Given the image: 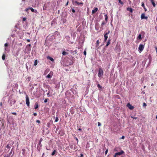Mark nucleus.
I'll return each instance as SVG.
<instances>
[{"label":"nucleus","mask_w":157,"mask_h":157,"mask_svg":"<svg viewBox=\"0 0 157 157\" xmlns=\"http://www.w3.org/2000/svg\"><path fill=\"white\" fill-rule=\"evenodd\" d=\"M50 123H48L47 124V126L48 127H49L50 126Z\"/></svg>","instance_id":"nucleus-34"},{"label":"nucleus","mask_w":157,"mask_h":157,"mask_svg":"<svg viewBox=\"0 0 157 157\" xmlns=\"http://www.w3.org/2000/svg\"><path fill=\"white\" fill-rule=\"evenodd\" d=\"M72 12L73 13H75V10H74V9H73L72 10Z\"/></svg>","instance_id":"nucleus-48"},{"label":"nucleus","mask_w":157,"mask_h":157,"mask_svg":"<svg viewBox=\"0 0 157 157\" xmlns=\"http://www.w3.org/2000/svg\"><path fill=\"white\" fill-rule=\"evenodd\" d=\"M155 49H156V52L157 54V48L156 47L155 48Z\"/></svg>","instance_id":"nucleus-58"},{"label":"nucleus","mask_w":157,"mask_h":157,"mask_svg":"<svg viewBox=\"0 0 157 157\" xmlns=\"http://www.w3.org/2000/svg\"><path fill=\"white\" fill-rule=\"evenodd\" d=\"M141 18L142 19H145L146 20H147L148 19V17L147 16H145V13H143L141 15Z\"/></svg>","instance_id":"nucleus-4"},{"label":"nucleus","mask_w":157,"mask_h":157,"mask_svg":"<svg viewBox=\"0 0 157 157\" xmlns=\"http://www.w3.org/2000/svg\"><path fill=\"white\" fill-rule=\"evenodd\" d=\"M127 106L131 110H132L134 108V107H133V106H132L129 103H128L127 104Z\"/></svg>","instance_id":"nucleus-5"},{"label":"nucleus","mask_w":157,"mask_h":157,"mask_svg":"<svg viewBox=\"0 0 157 157\" xmlns=\"http://www.w3.org/2000/svg\"><path fill=\"white\" fill-rule=\"evenodd\" d=\"M44 153H43V155H42V156H43L44 155Z\"/></svg>","instance_id":"nucleus-62"},{"label":"nucleus","mask_w":157,"mask_h":157,"mask_svg":"<svg viewBox=\"0 0 157 157\" xmlns=\"http://www.w3.org/2000/svg\"><path fill=\"white\" fill-rule=\"evenodd\" d=\"M5 56H6L5 54H3L2 56V59L3 60H5Z\"/></svg>","instance_id":"nucleus-21"},{"label":"nucleus","mask_w":157,"mask_h":157,"mask_svg":"<svg viewBox=\"0 0 157 157\" xmlns=\"http://www.w3.org/2000/svg\"><path fill=\"white\" fill-rule=\"evenodd\" d=\"M117 155H116V154L115 153L114 156V157H117Z\"/></svg>","instance_id":"nucleus-55"},{"label":"nucleus","mask_w":157,"mask_h":157,"mask_svg":"<svg viewBox=\"0 0 157 157\" xmlns=\"http://www.w3.org/2000/svg\"><path fill=\"white\" fill-rule=\"evenodd\" d=\"M47 6L46 4H44V7L43 8V10H47Z\"/></svg>","instance_id":"nucleus-15"},{"label":"nucleus","mask_w":157,"mask_h":157,"mask_svg":"<svg viewBox=\"0 0 157 157\" xmlns=\"http://www.w3.org/2000/svg\"><path fill=\"white\" fill-rule=\"evenodd\" d=\"M151 3L152 4L153 6L154 7H155L156 6L155 4V2H154V1H151Z\"/></svg>","instance_id":"nucleus-17"},{"label":"nucleus","mask_w":157,"mask_h":157,"mask_svg":"<svg viewBox=\"0 0 157 157\" xmlns=\"http://www.w3.org/2000/svg\"><path fill=\"white\" fill-rule=\"evenodd\" d=\"M31 46V44H28L26 46V47L27 48H28L29 50H30V49H31V48H30Z\"/></svg>","instance_id":"nucleus-16"},{"label":"nucleus","mask_w":157,"mask_h":157,"mask_svg":"<svg viewBox=\"0 0 157 157\" xmlns=\"http://www.w3.org/2000/svg\"><path fill=\"white\" fill-rule=\"evenodd\" d=\"M118 1L119 3H120L122 5L123 4V3L121 1V0H119Z\"/></svg>","instance_id":"nucleus-32"},{"label":"nucleus","mask_w":157,"mask_h":157,"mask_svg":"<svg viewBox=\"0 0 157 157\" xmlns=\"http://www.w3.org/2000/svg\"><path fill=\"white\" fill-rule=\"evenodd\" d=\"M105 20L107 21H108V16L106 14L105 15Z\"/></svg>","instance_id":"nucleus-24"},{"label":"nucleus","mask_w":157,"mask_h":157,"mask_svg":"<svg viewBox=\"0 0 157 157\" xmlns=\"http://www.w3.org/2000/svg\"><path fill=\"white\" fill-rule=\"evenodd\" d=\"M36 122L39 123V124H40V121L39 120H37L36 121Z\"/></svg>","instance_id":"nucleus-38"},{"label":"nucleus","mask_w":157,"mask_h":157,"mask_svg":"<svg viewBox=\"0 0 157 157\" xmlns=\"http://www.w3.org/2000/svg\"><path fill=\"white\" fill-rule=\"evenodd\" d=\"M27 33L28 34H29V35H30V33Z\"/></svg>","instance_id":"nucleus-59"},{"label":"nucleus","mask_w":157,"mask_h":157,"mask_svg":"<svg viewBox=\"0 0 157 157\" xmlns=\"http://www.w3.org/2000/svg\"><path fill=\"white\" fill-rule=\"evenodd\" d=\"M150 2L152 1H154V0H150Z\"/></svg>","instance_id":"nucleus-61"},{"label":"nucleus","mask_w":157,"mask_h":157,"mask_svg":"<svg viewBox=\"0 0 157 157\" xmlns=\"http://www.w3.org/2000/svg\"><path fill=\"white\" fill-rule=\"evenodd\" d=\"M151 86H153V83H152V84H151Z\"/></svg>","instance_id":"nucleus-63"},{"label":"nucleus","mask_w":157,"mask_h":157,"mask_svg":"<svg viewBox=\"0 0 157 157\" xmlns=\"http://www.w3.org/2000/svg\"><path fill=\"white\" fill-rule=\"evenodd\" d=\"M131 117L134 119H137L138 118L137 117H133V116H131Z\"/></svg>","instance_id":"nucleus-33"},{"label":"nucleus","mask_w":157,"mask_h":157,"mask_svg":"<svg viewBox=\"0 0 157 157\" xmlns=\"http://www.w3.org/2000/svg\"><path fill=\"white\" fill-rule=\"evenodd\" d=\"M14 143V142L13 141H11L10 142V145H13Z\"/></svg>","instance_id":"nucleus-30"},{"label":"nucleus","mask_w":157,"mask_h":157,"mask_svg":"<svg viewBox=\"0 0 157 157\" xmlns=\"http://www.w3.org/2000/svg\"><path fill=\"white\" fill-rule=\"evenodd\" d=\"M6 147L8 148V149H10L11 147L10 146L9 144H8L6 146Z\"/></svg>","instance_id":"nucleus-29"},{"label":"nucleus","mask_w":157,"mask_h":157,"mask_svg":"<svg viewBox=\"0 0 157 157\" xmlns=\"http://www.w3.org/2000/svg\"><path fill=\"white\" fill-rule=\"evenodd\" d=\"M33 115L35 116H36L37 115V114L36 113H33Z\"/></svg>","instance_id":"nucleus-42"},{"label":"nucleus","mask_w":157,"mask_h":157,"mask_svg":"<svg viewBox=\"0 0 157 157\" xmlns=\"http://www.w3.org/2000/svg\"><path fill=\"white\" fill-rule=\"evenodd\" d=\"M101 124L99 122H98V126H101Z\"/></svg>","instance_id":"nucleus-44"},{"label":"nucleus","mask_w":157,"mask_h":157,"mask_svg":"<svg viewBox=\"0 0 157 157\" xmlns=\"http://www.w3.org/2000/svg\"><path fill=\"white\" fill-rule=\"evenodd\" d=\"M38 63V61L37 60H35L34 63V66H36L37 65Z\"/></svg>","instance_id":"nucleus-22"},{"label":"nucleus","mask_w":157,"mask_h":157,"mask_svg":"<svg viewBox=\"0 0 157 157\" xmlns=\"http://www.w3.org/2000/svg\"><path fill=\"white\" fill-rule=\"evenodd\" d=\"M78 130H79V131H81L82 130V129L81 128H79L78 129Z\"/></svg>","instance_id":"nucleus-57"},{"label":"nucleus","mask_w":157,"mask_h":157,"mask_svg":"<svg viewBox=\"0 0 157 157\" xmlns=\"http://www.w3.org/2000/svg\"><path fill=\"white\" fill-rule=\"evenodd\" d=\"M97 86L99 88L101 89L102 88V86L99 84L97 85Z\"/></svg>","instance_id":"nucleus-26"},{"label":"nucleus","mask_w":157,"mask_h":157,"mask_svg":"<svg viewBox=\"0 0 157 157\" xmlns=\"http://www.w3.org/2000/svg\"><path fill=\"white\" fill-rule=\"evenodd\" d=\"M98 10V8L97 7H95L94 9L92 10V13H95Z\"/></svg>","instance_id":"nucleus-9"},{"label":"nucleus","mask_w":157,"mask_h":157,"mask_svg":"<svg viewBox=\"0 0 157 157\" xmlns=\"http://www.w3.org/2000/svg\"><path fill=\"white\" fill-rule=\"evenodd\" d=\"M26 18L25 17H24L23 18V21H25L26 20Z\"/></svg>","instance_id":"nucleus-50"},{"label":"nucleus","mask_w":157,"mask_h":157,"mask_svg":"<svg viewBox=\"0 0 157 157\" xmlns=\"http://www.w3.org/2000/svg\"><path fill=\"white\" fill-rule=\"evenodd\" d=\"M68 1H67V3L66 4V5H65L66 6H67L68 5Z\"/></svg>","instance_id":"nucleus-51"},{"label":"nucleus","mask_w":157,"mask_h":157,"mask_svg":"<svg viewBox=\"0 0 157 157\" xmlns=\"http://www.w3.org/2000/svg\"><path fill=\"white\" fill-rule=\"evenodd\" d=\"M22 151L23 152H25V149H22Z\"/></svg>","instance_id":"nucleus-52"},{"label":"nucleus","mask_w":157,"mask_h":157,"mask_svg":"<svg viewBox=\"0 0 157 157\" xmlns=\"http://www.w3.org/2000/svg\"><path fill=\"white\" fill-rule=\"evenodd\" d=\"M111 41V40L110 39H109L108 41V42H107V43L106 45V47H107L110 44V41Z\"/></svg>","instance_id":"nucleus-19"},{"label":"nucleus","mask_w":157,"mask_h":157,"mask_svg":"<svg viewBox=\"0 0 157 157\" xmlns=\"http://www.w3.org/2000/svg\"><path fill=\"white\" fill-rule=\"evenodd\" d=\"M124 153V152L123 150H121L120 152L115 153L117 155H120Z\"/></svg>","instance_id":"nucleus-7"},{"label":"nucleus","mask_w":157,"mask_h":157,"mask_svg":"<svg viewBox=\"0 0 157 157\" xmlns=\"http://www.w3.org/2000/svg\"><path fill=\"white\" fill-rule=\"evenodd\" d=\"M110 32L109 30H108L107 31H105L104 33V41L105 42L108 38V35L109 34Z\"/></svg>","instance_id":"nucleus-2"},{"label":"nucleus","mask_w":157,"mask_h":157,"mask_svg":"<svg viewBox=\"0 0 157 157\" xmlns=\"http://www.w3.org/2000/svg\"><path fill=\"white\" fill-rule=\"evenodd\" d=\"M26 102L27 105L29 107V106L30 104L29 98L28 95L27 94L26 95Z\"/></svg>","instance_id":"nucleus-3"},{"label":"nucleus","mask_w":157,"mask_h":157,"mask_svg":"<svg viewBox=\"0 0 157 157\" xmlns=\"http://www.w3.org/2000/svg\"><path fill=\"white\" fill-rule=\"evenodd\" d=\"M48 59H49L51 61H54V59H53L52 58H51V57H49V58H48Z\"/></svg>","instance_id":"nucleus-27"},{"label":"nucleus","mask_w":157,"mask_h":157,"mask_svg":"<svg viewBox=\"0 0 157 157\" xmlns=\"http://www.w3.org/2000/svg\"><path fill=\"white\" fill-rule=\"evenodd\" d=\"M121 138L122 139H124V136H122L121 137Z\"/></svg>","instance_id":"nucleus-54"},{"label":"nucleus","mask_w":157,"mask_h":157,"mask_svg":"<svg viewBox=\"0 0 157 157\" xmlns=\"http://www.w3.org/2000/svg\"><path fill=\"white\" fill-rule=\"evenodd\" d=\"M68 93V92H66V94H67V93Z\"/></svg>","instance_id":"nucleus-60"},{"label":"nucleus","mask_w":157,"mask_h":157,"mask_svg":"<svg viewBox=\"0 0 157 157\" xmlns=\"http://www.w3.org/2000/svg\"><path fill=\"white\" fill-rule=\"evenodd\" d=\"M75 2L77 4L80 5L81 6H82L83 4V2H79L77 1H75Z\"/></svg>","instance_id":"nucleus-11"},{"label":"nucleus","mask_w":157,"mask_h":157,"mask_svg":"<svg viewBox=\"0 0 157 157\" xmlns=\"http://www.w3.org/2000/svg\"><path fill=\"white\" fill-rule=\"evenodd\" d=\"M58 120H59V119H58V117H56V119H55V122H57L58 121Z\"/></svg>","instance_id":"nucleus-31"},{"label":"nucleus","mask_w":157,"mask_h":157,"mask_svg":"<svg viewBox=\"0 0 157 157\" xmlns=\"http://www.w3.org/2000/svg\"><path fill=\"white\" fill-rule=\"evenodd\" d=\"M48 99H46L44 101V103H46L48 101Z\"/></svg>","instance_id":"nucleus-37"},{"label":"nucleus","mask_w":157,"mask_h":157,"mask_svg":"<svg viewBox=\"0 0 157 157\" xmlns=\"http://www.w3.org/2000/svg\"><path fill=\"white\" fill-rule=\"evenodd\" d=\"M105 24V23L104 22H103L101 25V28L102 27L103 28V25H104Z\"/></svg>","instance_id":"nucleus-23"},{"label":"nucleus","mask_w":157,"mask_h":157,"mask_svg":"<svg viewBox=\"0 0 157 157\" xmlns=\"http://www.w3.org/2000/svg\"><path fill=\"white\" fill-rule=\"evenodd\" d=\"M83 54L85 56L86 55V52L85 51L84 52Z\"/></svg>","instance_id":"nucleus-47"},{"label":"nucleus","mask_w":157,"mask_h":157,"mask_svg":"<svg viewBox=\"0 0 157 157\" xmlns=\"http://www.w3.org/2000/svg\"><path fill=\"white\" fill-rule=\"evenodd\" d=\"M8 46V44L7 43H5V47H7Z\"/></svg>","instance_id":"nucleus-40"},{"label":"nucleus","mask_w":157,"mask_h":157,"mask_svg":"<svg viewBox=\"0 0 157 157\" xmlns=\"http://www.w3.org/2000/svg\"><path fill=\"white\" fill-rule=\"evenodd\" d=\"M12 114L15 115H17V113L15 112H13L12 113Z\"/></svg>","instance_id":"nucleus-41"},{"label":"nucleus","mask_w":157,"mask_h":157,"mask_svg":"<svg viewBox=\"0 0 157 157\" xmlns=\"http://www.w3.org/2000/svg\"><path fill=\"white\" fill-rule=\"evenodd\" d=\"M80 157H83V154H80Z\"/></svg>","instance_id":"nucleus-49"},{"label":"nucleus","mask_w":157,"mask_h":157,"mask_svg":"<svg viewBox=\"0 0 157 157\" xmlns=\"http://www.w3.org/2000/svg\"><path fill=\"white\" fill-rule=\"evenodd\" d=\"M103 70L100 67L98 69V76L100 78L103 75Z\"/></svg>","instance_id":"nucleus-1"},{"label":"nucleus","mask_w":157,"mask_h":157,"mask_svg":"<svg viewBox=\"0 0 157 157\" xmlns=\"http://www.w3.org/2000/svg\"><path fill=\"white\" fill-rule=\"evenodd\" d=\"M141 6L144 8V10L145 11H146L147 10L146 9V8H145V5H144V3L143 2H142V3Z\"/></svg>","instance_id":"nucleus-12"},{"label":"nucleus","mask_w":157,"mask_h":157,"mask_svg":"<svg viewBox=\"0 0 157 157\" xmlns=\"http://www.w3.org/2000/svg\"><path fill=\"white\" fill-rule=\"evenodd\" d=\"M56 152V151L55 150H54L52 152V153L51 155H55V154Z\"/></svg>","instance_id":"nucleus-25"},{"label":"nucleus","mask_w":157,"mask_h":157,"mask_svg":"<svg viewBox=\"0 0 157 157\" xmlns=\"http://www.w3.org/2000/svg\"><path fill=\"white\" fill-rule=\"evenodd\" d=\"M146 106H147L146 104L144 102L143 104V107H146Z\"/></svg>","instance_id":"nucleus-35"},{"label":"nucleus","mask_w":157,"mask_h":157,"mask_svg":"<svg viewBox=\"0 0 157 157\" xmlns=\"http://www.w3.org/2000/svg\"><path fill=\"white\" fill-rule=\"evenodd\" d=\"M50 94V91H49L47 93V95L48 97H50V95H49Z\"/></svg>","instance_id":"nucleus-36"},{"label":"nucleus","mask_w":157,"mask_h":157,"mask_svg":"<svg viewBox=\"0 0 157 157\" xmlns=\"http://www.w3.org/2000/svg\"><path fill=\"white\" fill-rule=\"evenodd\" d=\"M53 72L51 71L50 73L47 75V77L48 78H51L53 75Z\"/></svg>","instance_id":"nucleus-8"},{"label":"nucleus","mask_w":157,"mask_h":157,"mask_svg":"<svg viewBox=\"0 0 157 157\" xmlns=\"http://www.w3.org/2000/svg\"><path fill=\"white\" fill-rule=\"evenodd\" d=\"M99 40H98L96 41V44H97V45H99Z\"/></svg>","instance_id":"nucleus-39"},{"label":"nucleus","mask_w":157,"mask_h":157,"mask_svg":"<svg viewBox=\"0 0 157 157\" xmlns=\"http://www.w3.org/2000/svg\"><path fill=\"white\" fill-rule=\"evenodd\" d=\"M138 39H141V35L140 34H139L138 36Z\"/></svg>","instance_id":"nucleus-28"},{"label":"nucleus","mask_w":157,"mask_h":157,"mask_svg":"<svg viewBox=\"0 0 157 157\" xmlns=\"http://www.w3.org/2000/svg\"><path fill=\"white\" fill-rule=\"evenodd\" d=\"M75 138L77 141V143H78V139L77 137H75Z\"/></svg>","instance_id":"nucleus-43"},{"label":"nucleus","mask_w":157,"mask_h":157,"mask_svg":"<svg viewBox=\"0 0 157 157\" xmlns=\"http://www.w3.org/2000/svg\"><path fill=\"white\" fill-rule=\"evenodd\" d=\"M27 41L28 42H30V39H27Z\"/></svg>","instance_id":"nucleus-53"},{"label":"nucleus","mask_w":157,"mask_h":157,"mask_svg":"<svg viewBox=\"0 0 157 157\" xmlns=\"http://www.w3.org/2000/svg\"><path fill=\"white\" fill-rule=\"evenodd\" d=\"M70 148H71L72 149V147H73V146H72V145H71V146H70Z\"/></svg>","instance_id":"nucleus-56"},{"label":"nucleus","mask_w":157,"mask_h":157,"mask_svg":"<svg viewBox=\"0 0 157 157\" xmlns=\"http://www.w3.org/2000/svg\"><path fill=\"white\" fill-rule=\"evenodd\" d=\"M29 10H31V11L33 12H36L37 11L36 10H35L32 7H29Z\"/></svg>","instance_id":"nucleus-13"},{"label":"nucleus","mask_w":157,"mask_h":157,"mask_svg":"<svg viewBox=\"0 0 157 157\" xmlns=\"http://www.w3.org/2000/svg\"><path fill=\"white\" fill-rule=\"evenodd\" d=\"M29 10V8L26 9L25 10V11L27 12Z\"/></svg>","instance_id":"nucleus-45"},{"label":"nucleus","mask_w":157,"mask_h":157,"mask_svg":"<svg viewBox=\"0 0 157 157\" xmlns=\"http://www.w3.org/2000/svg\"><path fill=\"white\" fill-rule=\"evenodd\" d=\"M108 149H107L106 151H105V154H106L108 152Z\"/></svg>","instance_id":"nucleus-46"},{"label":"nucleus","mask_w":157,"mask_h":157,"mask_svg":"<svg viewBox=\"0 0 157 157\" xmlns=\"http://www.w3.org/2000/svg\"><path fill=\"white\" fill-rule=\"evenodd\" d=\"M43 140V139L42 138H41L40 139V140L39 141V142L38 144L39 145H40V147H41L42 145L41 144V142Z\"/></svg>","instance_id":"nucleus-14"},{"label":"nucleus","mask_w":157,"mask_h":157,"mask_svg":"<svg viewBox=\"0 0 157 157\" xmlns=\"http://www.w3.org/2000/svg\"><path fill=\"white\" fill-rule=\"evenodd\" d=\"M39 107L38 103L37 102H36L34 105V109H36Z\"/></svg>","instance_id":"nucleus-10"},{"label":"nucleus","mask_w":157,"mask_h":157,"mask_svg":"<svg viewBox=\"0 0 157 157\" xmlns=\"http://www.w3.org/2000/svg\"><path fill=\"white\" fill-rule=\"evenodd\" d=\"M68 54V52H66L65 51H63L62 52V54L63 56H65V55H67V54Z\"/></svg>","instance_id":"nucleus-18"},{"label":"nucleus","mask_w":157,"mask_h":157,"mask_svg":"<svg viewBox=\"0 0 157 157\" xmlns=\"http://www.w3.org/2000/svg\"><path fill=\"white\" fill-rule=\"evenodd\" d=\"M127 10L128 11H129L131 12H132V9L131 8H127Z\"/></svg>","instance_id":"nucleus-20"},{"label":"nucleus","mask_w":157,"mask_h":157,"mask_svg":"<svg viewBox=\"0 0 157 157\" xmlns=\"http://www.w3.org/2000/svg\"><path fill=\"white\" fill-rule=\"evenodd\" d=\"M144 48V46L142 44H140L139 46L138 49L140 51H142Z\"/></svg>","instance_id":"nucleus-6"},{"label":"nucleus","mask_w":157,"mask_h":157,"mask_svg":"<svg viewBox=\"0 0 157 157\" xmlns=\"http://www.w3.org/2000/svg\"><path fill=\"white\" fill-rule=\"evenodd\" d=\"M156 119H157V115H156Z\"/></svg>","instance_id":"nucleus-64"}]
</instances>
